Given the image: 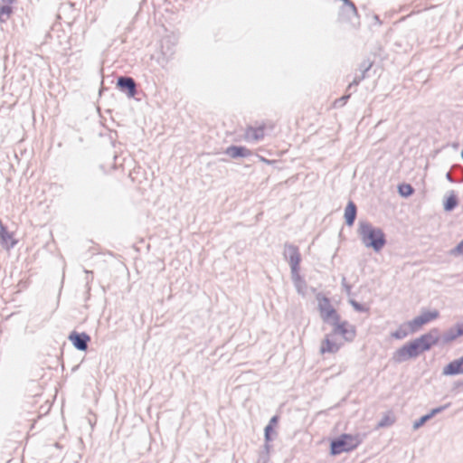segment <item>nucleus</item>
<instances>
[{
  "instance_id": "8",
  "label": "nucleus",
  "mask_w": 463,
  "mask_h": 463,
  "mask_svg": "<svg viewBox=\"0 0 463 463\" xmlns=\"http://www.w3.org/2000/svg\"><path fill=\"white\" fill-rule=\"evenodd\" d=\"M439 313L437 310L432 311H425L422 312L420 315L414 317L412 320L409 322V326L411 330V332L417 331L420 326L423 325H426L430 323V321L436 319L439 317Z\"/></svg>"
},
{
  "instance_id": "20",
  "label": "nucleus",
  "mask_w": 463,
  "mask_h": 463,
  "mask_svg": "<svg viewBox=\"0 0 463 463\" xmlns=\"http://www.w3.org/2000/svg\"><path fill=\"white\" fill-rule=\"evenodd\" d=\"M265 128L263 126L253 128L250 127L246 130V136L249 139L259 141L264 137Z\"/></svg>"
},
{
  "instance_id": "33",
  "label": "nucleus",
  "mask_w": 463,
  "mask_h": 463,
  "mask_svg": "<svg viewBox=\"0 0 463 463\" xmlns=\"http://www.w3.org/2000/svg\"><path fill=\"white\" fill-rule=\"evenodd\" d=\"M407 335H408L407 331L402 328H399L392 334V337H394L395 339H402V338L406 337Z\"/></svg>"
},
{
  "instance_id": "31",
  "label": "nucleus",
  "mask_w": 463,
  "mask_h": 463,
  "mask_svg": "<svg viewBox=\"0 0 463 463\" xmlns=\"http://www.w3.org/2000/svg\"><path fill=\"white\" fill-rule=\"evenodd\" d=\"M372 66H373V62L370 61L369 60H365L361 62V64L359 66V71H360V72L366 74V72L372 68Z\"/></svg>"
},
{
  "instance_id": "24",
  "label": "nucleus",
  "mask_w": 463,
  "mask_h": 463,
  "mask_svg": "<svg viewBox=\"0 0 463 463\" xmlns=\"http://www.w3.org/2000/svg\"><path fill=\"white\" fill-rule=\"evenodd\" d=\"M290 269H291L292 280L295 283V285L297 286V288H299V285L304 283V280L299 274L300 266H297L296 270L293 268H290Z\"/></svg>"
},
{
  "instance_id": "18",
  "label": "nucleus",
  "mask_w": 463,
  "mask_h": 463,
  "mask_svg": "<svg viewBox=\"0 0 463 463\" xmlns=\"http://www.w3.org/2000/svg\"><path fill=\"white\" fill-rule=\"evenodd\" d=\"M279 420V415H274L270 418L269 423L267 424V426L264 429L265 441H272L274 439L273 435L276 434L274 429L278 425Z\"/></svg>"
},
{
  "instance_id": "16",
  "label": "nucleus",
  "mask_w": 463,
  "mask_h": 463,
  "mask_svg": "<svg viewBox=\"0 0 463 463\" xmlns=\"http://www.w3.org/2000/svg\"><path fill=\"white\" fill-rule=\"evenodd\" d=\"M357 215V206L353 201H349L345 209V224L349 227L353 226Z\"/></svg>"
},
{
  "instance_id": "21",
  "label": "nucleus",
  "mask_w": 463,
  "mask_h": 463,
  "mask_svg": "<svg viewBox=\"0 0 463 463\" xmlns=\"http://www.w3.org/2000/svg\"><path fill=\"white\" fill-rule=\"evenodd\" d=\"M13 12V7L11 5H0V23H5L10 18Z\"/></svg>"
},
{
  "instance_id": "5",
  "label": "nucleus",
  "mask_w": 463,
  "mask_h": 463,
  "mask_svg": "<svg viewBox=\"0 0 463 463\" xmlns=\"http://www.w3.org/2000/svg\"><path fill=\"white\" fill-rule=\"evenodd\" d=\"M317 298L318 300L317 309L324 324L335 321L339 314L332 306L330 298L321 294L317 295Z\"/></svg>"
},
{
  "instance_id": "17",
  "label": "nucleus",
  "mask_w": 463,
  "mask_h": 463,
  "mask_svg": "<svg viewBox=\"0 0 463 463\" xmlns=\"http://www.w3.org/2000/svg\"><path fill=\"white\" fill-rule=\"evenodd\" d=\"M333 335H330V334L326 335L325 339L321 343L320 346V352L322 354L329 353V354H335L336 353L340 345L336 344L335 341H333L331 338Z\"/></svg>"
},
{
  "instance_id": "36",
  "label": "nucleus",
  "mask_w": 463,
  "mask_h": 463,
  "mask_svg": "<svg viewBox=\"0 0 463 463\" xmlns=\"http://www.w3.org/2000/svg\"><path fill=\"white\" fill-rule=\"evenodd\" d=\"M85 273L87 274V283H89L90 280H91L93 279L92 277V271H89V270H85Z\"/></svg>"
},
{
  "instance_id": "2",
  "label": "nucleus",
  "mask_w": 463,
  "mask_h": 463,
  "mask_svg": "<svg viewBox=\"0 0 463 463\" xmlns=\"http://www.w3.org/2000/svg\"><path fill=\"white\" fill-rule=\"evenodd\" d=\"M362 443L359 434L343 433L330 441V454L337 456L355 449Z\"/></svg>"
},
{
  "instance_id": "13",
  "label": "nucleus",
  "mask_w": 463,
  "mask_h": 463,
  "mask_svg": "<svg viewBox=\"0 0 463 463\" xmlns=\"http://www.w3.org/2000/svg\"><path fill=\"white\" fill-rule=\"evenodd\" d=\"M343 6L339 11V20L351 21L353 17L358 16V11L351 0H343Z\"/></svg>"
},
{
  "instance_id": "38",
  "label": "nucleus",
  "mask_w": 463,
  "mask_h": 463,
  "mask_svg": "<svg viewBox=\"0 0 463 463\" xmlns=\"http://www.w3.org/2000/svg\"><path fill=\"white\" fill-rule=\"evenodd\" d=\"M446 178H447V180H448L449 182H450V183H453V182H454V180H453V178H452V176H451L450 173H447V174H446Z\"/></svg>"
},
{
  "instance_id": "10",
  "label": "nucleus",
  "mask_w": 463,
  "mask_h": 463,
  "mask_svg": "<svg viewBox=\"0 0 463 463\" xmlns=\"http://www.w3.org/2000/svg\"><path fill=\"white\" fill-rule=\"evenodd\" d=\"M283 255L288 261L290 268H293L296 270L297 266H300L301 255L297 246L290 243H285Z\"/></svg>"
},
{
  "instance_id": "11",
  "label": "nucleus",
  "mask_w": 463,
  "mask_h": 463,
  "mask_svg": "<svg viewBox=\"0 0 463 463\" xmlns=\"http://www.w3.org/2000/svg\"><path fill=\"white\" fill-rule=\"evenodd\" d=\"M68 339L79 351H86L90 342V336L87 333H79L75 330L70 333Z\"/></svg>"
},
{
  "instance_id": "26",
  "label": "nucleus",
  "mask_w": 463,
  "mask_h": 463,
  "mask_svg": "<svg viewBox=\"0 0 463 463\" xmlns=\"http://www.w3.org/2000/svg\"><path fill=\"white\" fill-rule=\"evenodd\" d=\"M348 302L353 307V308L357 312L364 313L369 311V307H365L364 304H361L353 298H350Z\"/></svg>"
},
{
  "instance_id": "9",
  "label": "nucleus",
  "mask_w": 463,
  "mask_h": 463,
  "mask_svg": "<svg viewBox=\"0 0 463 463\" xmlns=\"http://www.w3.org/2000/svg\"><path fill=\"white\" fill-rule=\"evenodd\" d=\"M117 88L128 98H134L137 93V83L129 76H120L117 79Z\"/></svg>"
},
{
  "instance_id": "19",
  "label": "nucleus",
  "mask_w": 463,
  "mask_h": 463,
  "mask_svg": "<svg viewBox=\"0 0 463 463\" xmlns=\"http://www.w3.org/2000/svg\"><path fill=\"white\" fill-rule=\"evenodd\" d=\"M458 205V198L454 191H450L443 203L445 212H452Z\"/></svg>"
},
{
  "instance_id": "28",
  "label": "nucleus",
  "mask_w": 463,
  "mask_h": 463,
  "mask_svg": "<svg viewBox=\"0 0 463 463\" xmlns=\"http://www.w3.org/2000/svg\"><path fill=\"white\" fill-rule=\"evenodd\" d=\"M430 420V418L428 413L423 415V416H421L420 419H418L417 420L414 421V423H413V430L420 429V427H422Z\"/></svg>"
},
{
  "instance_id": "35",
  "label": "nucleus",
  "mask_w": 463,
  "mask_h": 463,
  "mask_svg": "<svg viewBox=\"0 0 463 463\" xmlns=\"http://www.w3.org/2000/svg\"><path fill=\"white\" fill-rule=\"evenodd\" d=\"M453 254L463 255V240L451 250Z\"/></svg>"
},
{
  "instance_id": "27",
  "label": "nucleus",
  "mask_w": 463,
  "mask_h": 463,
  "mask_svg": "<svg viewBox=\"0 0 463 463\" xmlns=\"http://www.w3.org/2000/svg\"><path fill=\"white\" fill-rule=\"evenodd\" d=\"M394 420L388 415H385L381 419L377 424V428H386L393 424Z\"/></svg>"
},
{
  "instance_id": "1",
  "label": "nucleus",
  "mask_w": 463,
  "mask_h": 463,
  "mask_svg": "<svg viewBox=\"0 0 463 463\" xmlns=\"http://www.w3.org/2000/svg\"><path fill=\"white\" fill-rule=\"evenodd\" d=\"M357 233L362 243L375 252L381 251L387 242L383 231L367 221H359Z\"/></svg>"
},
{
  "instance_id": "37",
  "label": "nucleus",
  "mask_w": 463,
  "mask_h": 463,
  "mask_svg": "<svg viewBox=\"0 0 463 463\" xmlns=\"http://www.w3.org/2000/svg\"><path fill=\"white\" fill-rule=\"evenodd\" d=\"M4 5H11L12 4H14L15 2V0H1Z\"/></svg>"
},
{
  "instance_id": "30",
  "label": "nucleus",
  "mask_w": 463,
  "mask_h": 463,
  "mask_svg": "<svg viewBox=\"0 0 463 463\" xmlns=\"http://www.w3.org/2000/svg\"><path fill=\"white\" fill-rule=\"evenodd\" d=\"M350 97H351V93L344 95L339 99H336L334 102L335 108L343 107L347 102V100L349 99Z\"/></svg>"
},
{
  "instance_id": "23",
  "label": "nucleus",
  "mask_w": 463,
  "mask_h": 463,
  "mask_svg": "<svg viewBox=\"0 0 463 463\" xmlns=\"http://www.w3.org/2000/svg\"><path fill=\"white\" fill-rule=\"evenodd\" d=\"M270 441H265L263 446V450L260 454L259 463L261 461L262 463H267L269 458V451L271 449Z\"/></svg>"
},
{
  "instance_id": "22",
  "label": "nucleus",
  "mask_w": 463,
  "mask_h": 463,
  "mask_svg": "<svg viewBox=\"0 0 463 463\" xmlns=\"http://www.w3.org/2000/svg\"><path fill=\"white\" fill-rule=\"evenodd\" d=\"M398 193L402 197H409L413 194L414 188L410 184H401L398 185Z\"/></svg>"
},
{
  "instance_id": "15",
  "label": "nucleus",
  "mask_w": 463,
  "mask_h": 463,
  "mask_svg": "<svg viewBox=\"0 0 463 463\" xmlns=\"http://www.w3.org/2000/svg\"><path fill=\"white\" fill-rule=\"evenodd\" d=\"M224 153L232 158L247 157L251 155V151L247 147L234 145L228 146Z\"/></svg>"
},
{
  "instance_id": "7",
  "label": "nucleus",
  "mask_w": 463,
  "mask_h": 463,
  "mask_svg": "<svg viewBox=\"0 0 463 463\" xmlns=\"http://www.w3.org/2000/svg\"><path fill=\"white\" fill-rule=\"evenodd\" d=\"M420 354L429 351L432 346L439 344V330L432 328L428 333L421 335L413 340Z\"/></svg>"
},
{
  "instance_id": "39",
  "label": "nucleus",
  "mask_w": 463,
  "mask_h": 463,
  "mask_svg": "<svg viewBox=\"0 0 463 463\" xmlns=\"http://www.w3.org/2000/svg\"><path fill=\"white\" fill-rule=\"evenodd\" d=\"M461 158L463 160V148H462V151H461Z\"/></svg>"
},
{
  "instance_id": "29",
  "label": "nucleus",
  "mask_w": 463,
  "mask_h": 463,
  "mask_svg": "<svg viewBox=\"0 0 463 463\" xmlns=\"http://www.w3.org/2000/svg\"><path fill=\"white\" fill-rule=\"evenodd\" d=\"M449 406H450V403L449 402V403H447L445 405H442V406H439V407H436V408L432 409L428 414H429L430 418L432 419L434 416H436L439 413H441L442 411H444Z\"/></svg>"
},
{
  "instance_id": "3",
  "label": "nucleus",
  "mask_w": 463,
  "mask_h": 463,
  "mask_svg": "<svg viewBox=\"0 0 463 463\" xmlns=\"http://www.w3.org/2000/svg\"><path fill=\"white\" fill-rule=\"evenodd\" d=\"M326 325L333 327L330 335H341L347 342H352L355 338L356 330L354 326L346 320L342 321L340 315L337 316L335 321L328 322Z\"/></svg>"
},
{
  "instance_id": "4",
  "label": "nucleus",
  "mask_w": 463,
  "mask_h": 463,
  "mask_svg": "<svg viewBox=\"0 0 463 463\" xmlns=\"http://www.w3.org/2000/svg\"><path fill=\"white\" fill-rule=\"evenodd\" d=\"M317 298L318 300L317 309L324 324L335 321L339 314L332 306L330 298L321 294L317 295Z\"/></svg>"
},
{
  "instance_id": "14",
  "label": "nucleus",
  "mask_w": 463,
  "mask_h": 463,
  "mask_svg": "<svg viewBox=\"0 0 463 463\" xmlns=\"http://www.w3.org/2000/svg\"><path fill=\"white\" fill-rule=\"evenodd\" d=\"M444 375H457L463 373V356L449 363L442 371Z\"/></svg>"
},
{
  "instance_id": "12",
  "label": "nucleus",
  "mask_w": 463,
  "mask_h": 463,
  "mask_svg": "<svg viewBox=\"0 0 463 463\" xmlns=\"http://www.w3.org/2000/svg\"><path fill=\"white\" fill-rule=\"evenodd\" d=\"M462 335L463 323H457L454 326L446 330L441 335H439V343L441 345H448Z\"/></svg>"
},
{
  "instance_id": "32",
  "label": "nucleus",
  "mask_w": 463,
  "mask_h": 463,
  "mask_svg": "<svg viewBox=\"0 0 463 463\" xmlns=\"http://www.w3.org/2000/svg\"><path fill=\"white\" fill-rule=\"evenodd\" d=\"M168 43V40L166 39H164L163 42H162V54L165 57V58H169L170 56H172V54L174 53L173 50L170 48V47H167L165 49V43Z\"/></svg>"
},
{
  "instance_id": "25",
  "label": "nucleus",
  "mask_w": 463,
  "mask_h": 463,
  "mask_svg": "<svg viewBox=\"0 0 463 463\" xmlns=\"http://www.w3.org/2000/svg\"><path fill=\"white\" fill-rule=\"evenodd\" d=\"M366 78V74L360 72L356 73L353 79V80L349 83L347 87V90H351L353 88L358 86L360 82Z\"/></svg>"
},
{
  "instance_id": "6",
  "label": "nucleus",
  "mask_w": 463,
  "mask_h": 463,
  "mask_svg": "<svg viewBox=\"0 0 463 463\" xmlns=\"http://www.w3.org/2000/svg\"><path fill=\"white\" fill-rule=\"evenodd\" d=\"M420 354L413 340L406 343L398 348L392 356V361L395 364H402L409 359L416 358Z\"/></svg>"
},
{
  "instance_id": "34",
  "label": "nucleus",
  "mask_w": 463,
  "mask_h": 463,
  "mask_svg": "<svg viewBox=\"0 0 463 463\" xmlns=\"http://www.w3.org/2000/svg\"><path fill=\"white\" fill-rule=\"evenodd\" d=\"M341 284H342V287L345 289V293L348 296H351L352 295V286L347 283L345 277L342 278Z\"/></svg>"
}]
</instances>
